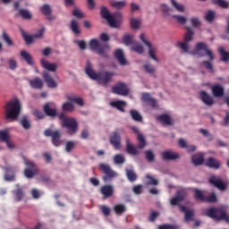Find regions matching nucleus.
<instances>
[{"mask_svg": "<svg viewBox=\"0 0 229 229\" xmlns=\"http://www.w3.org/2000/svg\"><path fill=\"white\" fill-rule=\"evenodd\" d=\"M140 39L141 40V42H143V44H145V46H147V47H148L149 57L155 62H158V58H157V49L153 47V46L151 45V42L146 39V36L144 35V33H141L140 35Z\"/></svg>", "mask_w": 229, "mask_h": 229, "instance_id": "12", "label": "nucleus"}, {"mask_svg": "<svg viewBox=\"0 0 229 229\" xmlns=\"http://www.w3.org/2000/svg\"><path fill=\"white\" fill-rule=\"evenodd\" d=\"M172 5L174 6V8H175V10L177 12H181L182 13L183 12H185V6L178 2H176L175 0H170Z\"/></svg>", "mask_w": 229, "mask_h": 229, "instance_id": "52", "label": "nucleus"}, {"mask_svg": "<svg viewBox=\"0 0 229 229\" xmlns=\"http://www.w3.org/2000/svg\"><path fill=\"white\" fill-rule=\"evenodd\" d=\"M40 63L43 69H46V71H49L50 72H56V69H58L56 64L49 63L46 59H41Z\"/></svg>", "mask_w": 229, "mask_h": 229, "instance_id": "26", "label": "nucleus"}, {"mask_svg": "<svg viewBox=\"0 0 229 229\" xmlns=\"http://www.w3.org/2000/svg\"><path fill=\"white\" fill-rule=\"evenodd\" d=\"M90 51L97 53L100 58H108V51H110V45L106 43H100L98 39H91L89 43Z\"/></svg>", "mask_w": 229, "mask_h": 229, "instance_id": "5", "label": "nucleus"}, {"mask_svg": "<svg viewBox=\"0 0 229 229\" xmlns=\"http://www.w3.org/2000/svg\"><path fill=\"white\" fill-rule=\"evenodd\" d=\"M72 13L73 17H76V19H84L85 18V14L79 8H75Z\"/></svg>", "mask_w": 229, "mask_h": 229, "instance_id": "63", "label": "nucleus"}, {"mask_svg": "<svg viewBox=\"0 0 229 229\" xmlns=\"http://www.w3.org/2000/svg\"><path fill=\"white\" fill-rule=\"evenodd\" d=\"M191 162L194 165H201L205 162V157L203 154H197L192 156Z\"/></svg>", "mask_w": 229, "mask_h": 229, "instance_id": "36", "label": "nucleus"}, {"mask_svg": "<svg viewBox=\"0 0 229 229\" xmlns=\"http://www.w3.org/2000/svg\"><path fill=\"white\" fill-rule=\"evenodd\" d=\"M2 38H3L4 42H5L7 44V46H11V47L15 46V44L13 43V39H12V38H10V35H8V33H6V31H3Z\"/></svg>", "mask_w": 229, "mask_h": 229, "instance_id": "48", "label": "nucleus"}, {"mask_svg": "<svg viewBox=\"0 0 229 229\" xmlns=\"http://www.w3.org/2000/svg\"><path fill=\"white\" fill-rule=\"evenodd\" d=\"M25 165L27 166L24 170V175L26 178H33V176H36V174H38V168L32 161L25 160Z\"/></svg>", "mask_w": 229, "mask_h": 229, "instance_id": "11", "label": "nucleus"}, {"mask_svg": "<svg viewBox=\"0 0 229 229\" xmlns=\"http://www.w3.org/2000/svg\"><path fill=\"white\" fill-rule=\"evenodd\" d=\"M5 182H13L15 180V170L12 167H7L4 174Z\"/></svg>", "mask_w": 229, "mask_h": 229, "instance_id": "32", "label": "nucleus"}, {"mask_svg": "<svg viewBox=\"0 0 229 229\" xmlns=\"http://www.w3.org/2000/svg\"><path fill=\"white\" fill-rule=\"evenodd\" d=\"M58 119L59 121H62L61 126L62 128H65L67 130L68 135H76V133H78L80 124L78 123V120H76V118L67 116L64 113H61L58 114Z\"/></svg>", "mask_w": 229, "mask_h": 229, "instance_id": "2", "label": "nucleus"}, {"mask_svg": "<svg viewBox=\"0 0 229 229\" xmlns=\"http://www.w3.org/2000/svg\"><path fill=\"white\" fill-rule=\"evenodd\" d=\"M205 165L209 169H221L222 163L216 157H208L205 161Z\"/></svg>", "mask_w": 229, "mask_h": 229, "instance_id": "17", "label": "nucleus"}, {"mask_svg": "<svg viewBox=\"0 0 229 229\" xmlns=\"http://www.w3.org/2000/svg\"><path fill=\"white\" fill-rule=\"evenodd\" d=\"M42 76L48 89H56V87H58V83L55 81V79L51 76L49 72H43Z\"/></svg>", "mask_w": 229, "mask_h": 229, "instance_id": "18", "label": "nucleus"}, {"mask_svg": "<svg viewBox=\"0 0 229 229\" xmlns=\"http://www.w3.org/2000/svg\"><path fill=\"white\" fill-rule=\"evenodd\" d=\"M209 183L211 185H214V187H216V189H218L219 191H226V184L225 182H223V179H221V177L212 175L209 178Z\"/></svg>", "mask_w": 229, "mask_h": 229, "instance_id": "15", "label": "nucleus"}, {"mask_svg": "<svg viewBox=\"0 0 229 229\" xmlns=\"http://www.w3.org/2000/svg\"><path fill=\"white\" fill-rule=\"evenodd\" d=\"M141 100L144 103H149L150 106L152 108H158V106L157 105V100L153 98H151V95L149 93H143Z\"/></svg>", "mask_w": 229, "mask_h": 229, "instance_id": "29", "label": "nucleus"}, {"mask_svg": "<svg viewBox=\"0 0 229 229\" xmlns=\"http://www.w3.org/2000/svg\"><path fill=\"white\" fill-rule=\"evenodd\" d=\"M110 144L115 149H121V136L117 132H113L109 138Z\"/></svg>", "mask_w": 229, "mask_h": 229, "instance_id": "22", "label": "nucleus"}, {"mask_svg": "<svg viewBox=\"0 0 229 229\" xmlns=\"http://www.w3.org/2000/svg\"><path fill=\"white\" fill-rule=\"evenodd\" d=\"M45 137H51L52 144L58 148L64 144V140H62V131L55 130L53 131L52 129H47L44 131Z\"/></svg>", "mask_w": 229, "mask_h": 229, "instance_id": "7", "label": "nucleus"}, {"mask_svg": "<svg viewBox=\"0 0 229 229\" xmlns=\"http://www.w3.org/2000/svg\"><path fill=\"white\" fill-rule=\"evenodd\" d=\"M159 216H160V213L158 211L150 210L148 221H150V223H155V221H157V218L159 217Z\"/></svg>", "mask_w": 229, "mask_h": 229, "instance_id": "61", "label": "nucleus"}, {"mask_svg": "<svg viewBox=\"0 0 229 229\" xmlns=\"http://www.w3.org/2000/svg\"><path fill=\"white\" fill-rule=\"evenodd\" d=\"M218 53L221 56L222 62L226 63L229 61V52H225V47H218Z\"/></svg>", "mask_w": 229, "mask_h": 229, "instance_id": "45", "label": "nucleus"}, {"mask_svg": "<svg viewBox=\"0 0 229 229\" xmlns=\"http://www.w3.org/2000/svg\"><path fill=\"white\" fill-rule=\"evenodd\" d=\"M114 55V58H116L120 65H126L128 64V62L126 61V57H124V53L123 52V49H116Z\"/></svg>", "mask_w": 229, "mask_h": 229, "instance_id": "27", "label": "nucleus"}, {"mask_svg": "<svg viewBox=\"0 0 229 229\" xmlns=\"http://www.w3.org/2000/svg\"><path fill=\"white\" fill-rule=\"evenodd\" d=\"M100 192L104 196V199H107V198H112L114 196V186L110 184L102 186L100 189Z\"/></svg>", "mask_w": 229, "mask_h": 229, "instance_id": "23", "label": "nucleus"}, {"mask_svg": "<svg viewBox=\"0 0 229 229\" xmlns=\"http://www.w3.org/2000/svg\"><path fill=\"white\" fill-rule=\"evenodd\" d=\"M213 4H217L220 8H228L229 4L225 0H212Z\"/></svg>", "mask_w": 229, "mask_h": 229, "instance_id": "59", "label": "nucleus"}, {"mask_svg": "<svg viewBox=\"0 0 229 229\" xmlns=\"http://www.w3.org/2000/svg\"><path fill=\"white\" fill-rule=\"evenodd\" d=\"M157 121L162 123L164 126H173L174 125V120L173 117L167 114H163L157 116Z\"/></svg>", "mask_w": 229, "mask_h": 229, "instance_id": "21", "label": "nucleus"}, {"mask_svg": "<svg viewBox=\"0 0 229 229\" xmlns=\"http://www.w3.org/2000/svg\"><path fill=\"white\" fill-rule=\"evenodd\" d=\"M70 29L75 35H80L81 33V30H80V25L75 20L71 21Z\"/></svg>", "mask_w": 229, "mask_h": 229, "instance_id": "43", "label": "nucleus"}, {"mask_svg": "<svg viewBox=\"0 0 229 229\" xmlns=\"http://www.w3.org/2000/svg\"><path fill=\"white\" fill-rule=\"evenodd\" d=\"M192 56H198V58H203V56H208L209 61L213 62L215 59L214 53L208 49V45L204 42H199L196 44L195 48L191 52Z\"/></svg>", "mask_w": 229, "mask_h": 229, "instance_id": "6", "label": "nucleus"}, {"mask_svg": "<svg viewBox=\"0 0 229 229\" xmlns=\"http://www.w3.org/2000/svg\"><path fill=\"white\" fill-rule=\"evenodd\" d=\"M29 83L31 89H36L38 90H42V89H44V81H42V79H40L39 77L30 80Z\"/></svg>", "mask_w": 229, "mask_h": 229, "instance_id": "24", "label": "nucleus"}, {"mask_svg": "<svg viewBox=\"0 0 229 229\" xmlns=\"http://www.w3.org/2000/svg\"><path fill=\"white\" fill-rule=\"evenodd\" d=\"M40 13L42 15H45L47 17V21H55L56 19V16L53 15V9L51 8V5L45 4L43 6L40 7Z\"/></svg>", "mask_w": 229, "mask_h": 229, "instance_id": "16", "label": "nucleus"}, {"mask_svg": "<svg viewBox=\"0 0 229 229\" xmlns=\"http://www.w3.org/2000/svg\"><path fill=\"white\" fill-rule=\"evenodd\" d=\"M211 90L215 98H223L225 96V88L219 84L213 85Z\"/></svg>", "mask_w": 229, "mask_h": 229, "instance_id": "28", "label": "nucleus"}, {"mask_svg": "<svg viewBox=\"0 0 229 229\" xmlns=\"http://www.w3.org/2000/svg\"><path fill=\"white\" fill-rule=\"evenodd\" d=\"M20 56L27 62L28 65H33V56H31L26 50H21L20 52Z\"/></svg>", "mask_w": 229, "mask_h": 229, "instance_id": "37", "label": "nucleus"}, {"mask_svg": "<svg viewBox=\"0 0 229 229\" xmlns=\"http://www.w3.org/2000/svg\"><path fill=\"white\" fill-rule=\"evenodd\" d=\"M131 117L133 119V121H136L137 123H142V115L139 113L137 110L131 109L130 111Z\"/></svg>", "mask_w": 229, "mask_h": 229, "instance_id": "47", "label": "nucleus"}, {"mask_svg": "<svg viewBox=\"0 0 229 229\" xmlns=\"http://www.w3.org/2000/svg\"><path fill=\"white\" fill-rule=\"evenodd\" d=\"M126 151L129 155H132L133 157L139 155V150H137V148L133 146V144L130 143V140H126Z\"/></svg>", "mask_w": 229, "mask_h": 229, "instance_id": "33", "label": "nucleus"}, {"mask_svg": "<svg viewBox=\"0 0 229 229\" xmlns=\"http://www.w3.org/2000/svg\"><path fill=\"white\" fill-rule=\"evenodd\" d=\"M114 162L117 165L124 164L126 162V158L123 154H117L114 157Z\"/></svg>", "mask_w": 229, "mask_h": 229, "instance_id": "55", "label": "nucleus"}, {"mask_svg": "<svg viewBox=\"0 0 229 229\" xmlns=\"http://www.w3.org/2000/svg\"><path fill=\"white\" fill-rule=\"evenodd\" d=\"M66 99H68V101H72V103H76V105H79V106H84L85 105V102H83V99L81 98L67 96Z\"/></svg>", "mask_w": 229, "mask_h": 229, "instance_id": "49", "label": "nucleus"}, {"mask_svg": "<svg viewBox=\"0 0 229 229\" xmlns=\"http://www.w3.org/2000/svg\"><path fill=\"white\" fill-rule=\"evenodd\" d=\"M20 123L24 130H30V128H31V123L28 116H23Z\"/></svg>", "mask_w": 229, "mask_h": 229, "instance_id": "53", "label": "nucleus"}, {"mask_svg": "<svg viewBox=\"0 0 229 229\" xmlns=\"http://www.w3.org/2000/svg\"><path fill=\"white\" fill-rule=\"evenodd\" d=\"M177 46H178L179 49H181L182 54L189 53V49H190L189 43H187L185 41L178 42Z\"/></svg>", "mask_w": 229, "mask_h": 229, "instance_id": "50", "label": "nucleus"}, {"mask_svg": "<svg viewBox=\"0 0 229 229\" xmlns=\"http://www.w3.org/2000/svg\"><path fill=\"white\" fill-rule=\"evenodd\" d=\"M131 49V51H134V53H138V55H144V47L137 41L132 42Z\"/></svg>", "mask_w": 229, "mask_h": 229, "instance_id": "35", "label": "nucleus"}, {"mask_svg": "<svg viewBox=\"0 0 229 229\" xmlns=\"http://www.w3.org/2000/svg\"><path fill=\"white\" fill-rule=\"evenodd\" d=\"M187 32L184 34L183 40L187 44L189 42H192L193 37H194V31H192V29L190 27H186Z\"/></svg>", "mask_w": 229, "mask_h": 229, "instance_id": "40", "label": "nucleus"}, {"mask_svg": "<svg viewBox=\"0 0 229 229\" xmlns=\"http://www.w3.org/2000/svg\"><path fill=\"white\" fill-rule=\"evenodd\" d=\"M181 212H184V221L189 223V221H194V210L188 209L187 207L179 205Z\"/></svg>", "mask_w": 229, "mask_h": 229, "instance_id": "19", "label": "nucleus"}, {"mask_svg": "<svg viewBox=\"0 0 229 229\" xmlns=\"http://www.w3.org/2000/svg\"><path fill=\"white\" fill-rule=\"evenodd\" d=\"M130 24L132 30H139V28H140V20L131 18Z\"/></svg>", "mask_w": 229, "mask_h": 229, "instance_id": "57", "label": "nucleus"}, {"mask_svg": "<svg viewBox=\"0 0 229 229\" xmlns=\"http://www.w3.org/2000/svg\"><path fill=\"white\" fill-rule=\"evenodd\" d=\"M194 197L197 199L199 201H204L206 200L207 197L203 194V191L199 189H195L194 190Z\"/></svg>", "mask_w": 229, "mask_h": 229, "instance_id": "51", "label": "nucleus"}, {"mask_svg": "<svg viewBox=\"0 0 229 229\" xmlns=\"http://www.w3.org/2000/svg\"><path fill=\"white\" fill-rule=\"evenodd\" d=\"M137 140H138V149H144L146 146H148V141H146V138L144 137L143 134H139L137 136Z\"/></svg>", "mask_w": 229, "mask_h": 229, "instance_id": "39", "label": "nucleus"}, {"mask_svg": "<svg viewBox=\"0 0 229 229\" xmlns=\"http://www.w3.org/2000/svg\"><path fill=\"white\" fill-rule=\"evenodd\" d=\"M199 98L202 103H204V105H207V106H212V105H214V98L208 95L207 91H199Z\"/></svg>", "mask_w": 229, "mask_h": 229, "instance_id": "20", "label": "nucleus"}, {"mask_svg": "<svg viewBox=\"0 0 229 229\" xmlns=\"http://www.w3.org/2000/svg\"><path fill=\"white\" fill-rule=\"evenodd\" d=\"M5 110V119H10L11 121H17L19 115H21V102L19 99L15 98L9 102L4 106Z\"/></svg>", "mask_w": 229, "mask_h": 229, "instance_id": "3", "label": "nucleus"}, {"mask_svg": "<svg viewBox=\"0 0 229 229\" xmlns=\"http://www.w3.org/2000/svg\"><path fill=\"white\" fill-rule=\"evenodd\" d=\"M16 190L13 191V194L16 198V201H22V198H24V191L19 184H16Z\"/></svg>", "mask_w": 229, "mask_h": 229, "instance_id": "41", "label": "nucleus"}, {"mask_svg": "<svg viewBox=\"0 0 229 229\" xmlns=\"http://www.w3.org/2000/svg\"><path fill=\"white\" fill-rule=\"evenodd\" d=\"M100 15L102 19L107 21L110 28H119V24H121V21H123V14L121 13L116 12L111 14L108 8L105 6L100 8Z\"/></svg>", "mask_w": 229, "mask_h": 229, "instance_id": "4", "label": "nucleus"}, {"mask_svg": "<svg viewBox=\"0 0 229 229\" xmlns=\"http://www.w3.org/2000/svg\"><path fill=\"white\" fill-rule=\"evenodd\" d=\"M162 160L169 161V160H178L180 158V155L178 153H174L171 150H166L161 155Z\"/></svg>", "mask_w": 229, "mask_h": 229, "instance_id": "25", "label": "nucleus"}, {"mask_svg": "<svg viewBox=\"0 0 229 229\" xmlns=\"http://www.w3.org/2000/svg\"><path fill=\"white\" fill-rule=\"evenodd\" d=\"M109 4L115 10H123V8L126 7V1H110Z\"/></svg>", "mask_w": 229, "mask_h": 229, "instance_id": "38", "label": "nucleus"}, {"mask_svg": "<svg viewBox=\"0 0 229 229\" xmlns=\"http://www.w3.org/2000/svg\"><path fill=\"white\" fill-rule=\"evenodd\" d=\"M225 214V209L221 208H211L206 211V216L215 219V221H223Z\"/></svg>", "mask_w": 229, "mask_h": 229, "instance_id": "9", "label": "nucleus"}, {"mask_svg": "<svg viewBox=\"0 0 229 229\" xmlns=\"http://www.w3.org/2000/svg\"><path fill=\"white\" fill-rule=\"evenodd\" d=\"M99 210L101 212V214H103V216H105L106 217H108V216H110L112 209H110V208H108V206H99Z\"/></svg>", "mask_w": 229, "mask_h": 229, "instance_id": "56", "label": "nucleus"}, {"mask_svg": "<svg viewBox=\"0 0 229 229\" xmlns=\"http://www.w3.org/2000/svg\"><path fill=\"white\" fill-rule=\"evenodd\" d=\"M175 196L181 200V201H185V198L189 196V192L187 191V189L182 188L178 190L175 192Z\"/></svg>", "mask_w": 229, "mask_h": 229, "instance_id": "42", "label": "nucleus"}, {"mask_svg": "<svg viewBox=\"0 0 229 229\" xmlns=\"http://www.w3.org/2000/svg\"><path fill=\"white\" fill-rule=\"evenodd\" d=\"M44 31H46L45 28L39 30L37 34L29 35L28 33H26V31H24L23 29H21V33L23 39L26 42L27 46H30V44H33V41L35 40V38H43Z\"/></svg>", "mask_w": 229, "mask_h": 229, "instance_id": "10", "label": "nucleus"}, {"mask_svg": "<svg viewBox=\"0 0 229 229\" xmlns=\"http://www.w3.org/2000/svg\"><path fill=\"white\" fill-rule=\"evenodd\" d=\"M126 176L129 180V182H137V174H135V171L131 169H125Z\"/></svg>", "mask_w": 229, "mask_h": 229, "instance_id": "46", "label": "nucleus"}, {"mask_svg": "<svg viewBox=\"0 0 229 229\" xmlns=\"http://www.w3.org/2000/svg\"><path fill=\"white\" fill-rule=\"evenodd\" d=\"M99 169L101 173H103L105 175L103 176L104 182H110V180H114L117 176V173H115L114 170H112V167H110L109 165L105 163L99 164Z\"/></svg>", "mask_w": 229, "mask_h": 229, "instance_id": "8", "label": "nucleus"}, {"mask_svg": "<svg viewBox=\"0 0 229 229\" xmlns=\"http://www.w3.org/2000/svg\"><path fill=\"white\" fill-rule=\"evenodd\" d=\"M112 91L114 94H117L118 96H128V94H130V88H128L126 83L119 82L112 88Z\"/></svg>", "mask_w": 229, "mask_h": 229, "instance_id": "14", "label": "nucleus"}, {"mask_svg": "<svg viewBox=\"0 0 229 229\" xmlns=\"http://www.w3.org/2000/svg\"><path fill=\"white\" fill-rule=\"evenodd\" d=\"M201 67H205L207 71H209V72H214V65H212V63L210 61H203L200 63Z\"/></svg>", "mask_w": 229, "mask_h": 229, "instance_id": "58", "label": "nucleus"}, {"mask_svg": "<svg viewBox=\"0 0 229 229\" xmlns=\"http://www.w3.org/2000/svg\"><path fill=\"white\" fill-rule=\"evenodd\" d=\"M205 19L208 22H212L216 19V13L214 11H208Z\"/></svg>", "mask_w": 229, "mask_h": 229, "instance_id": "62", "label": "nucleus"}, {"mask_svg": "<svg viewBox=\"0 0 229 229\" xmlns=\"http://www.w3.org/2000/svg\"><path fill=\"white\" fill-rule=\"evenodd\" d=\"M114 211L117 216H123L126 212V206L124 204H117L114 207Z\"/></svg>", "mask_w": 229, "mask_h": 229, "instance_id": "44", "label": "nucleus"}, {"mask_svg": "<svg viewBox=\"0 0 229 229\" xmlns=\"http://www.w3.org/2000/svg\"><path fill=\"white\" fill-rule=\"evenodd\" d=\"M62 110L63 112H67L68 114H72V112H74V110H76V106H74V104L72 103V101H67L64 102L62 105Z\"/></svg>", "mask_w": 229, "mask_h": 229, "instance_id": "30", "label": "nucleus"}, {"mask_svg": "<svg viewBox=\"0 0 229 229\" xmlns=\"http://www.w3.org/2000/svg\"><path fill=\"white\" fill-rule=\"evenodd\" d=\"M85 72L90 78V80H94L98 83V85H102V87H108V83L112 81V78L114 76V72L101 71L97 72L92 69V64L90 61L87 62V65L85 68Z\"/></svg>", "mask_w": 229, "mask_h": 229, "instance_id": "1", "label": "nucleus"}, {"mask_svg": "<svg viewBox=\"0 0 229 229\" xmlns=\"http://www.w3.org/2000/svg\"><path fill=\"white\" fill-rule=\"evenodd\" d=\"M158 229H180V227L171 224H163L158 225Z\"/></svg>", "mask_w": 229, "mask_h": 229, "instance_id": "64", "label": "nucleus"}, {"mask_svg": "<svg viewBox=\"0 0 229 229\" xmlns=\"http://www.w3.org/2000/svg\"><path fill=\"white\" fill-rule=\"evenodd\" d=\"M43 111L47 117H56L58 115V107L54 102H47L43 106Z\"/></svg>", "mask_w": 229, "mask_h": 229, "instance_id": "13", "label": "nucleus"}, {"mask_svg": "<svg viewBox=\"0 0 229 229\" xmlns=\"http://www.w3.org/2000/svg\"><path fill=\"white\" fill-rule=\"evenodd\" d=\"M0 140L1 142H8L10 140L8 131H0Z\"/></svg>", "mask_w": 229, "mask_h": 229, "instance_id": "60", "label": "nucleus"}, {"mask_svg": "<svg viewBox=\"0 0 229 229\" xmlns=\"http://www.w3.org/2000/svg\"><path fill=\"white\" fill-rule=\"evenodd\" d=\"M19 15L24 21H31L33 14L28 9H19Z\"/></svg>", "mask_w": 229, "mask_h": 229, "instance_id": "34", "label": "nucleus"}, {"mask_svg": "<svg viewBox=\"0 0 229 229\" xmlns=\"http://www.w3.org/2000/svg\"><path fill=\"white\" fill-rule=\"evenodd\" d=\"M143 69L148 74H155V72H157L155 66H153V64H145L143 65Z\"/></svg>", "mask_w": 229, "mask_h": 229, "instance_id": "54", "label": "nucleus"}, {"mask_svg": "<svg viewBox=\"0 0 229 229\" xmlns=\"http://www.w3.org/2000/svg\"><path fill=\"white\" fill-rule=\"evenodd\" d=\"M110 106H113V108H116V110H119L120 112H124V107H126V101H112L110 102Z\"/></svg>", "mask_w": 229, "mask_h": 229, "instance_id": "31", "label": "nucleus"}]
</instances>
